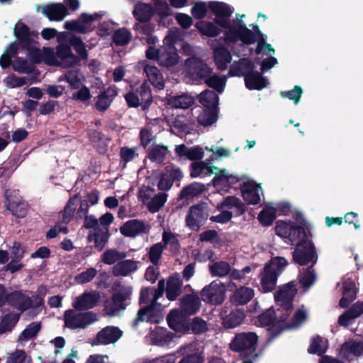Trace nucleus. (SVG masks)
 I'll return each instance as SVG.
<instances>
[{
	"label": "nucleus",
	"instance_id": "34",
	"mask_svg": "<svg viewBox=\"0 0 363 363\" xmlns=\"http://www.w3.org/2000/svg\"><path fill=\"white\" fill-rule=\"evenodd\" d=\"M278 276L264 267L260 273L261 291L263 293H269L274 291L277 286Z\"/></svg>",
	"mask_w": 363,
	"mask_h": 363
},
{
	"label": "nucleus",
	"instance_id": "36",
	"mask_svg": "<svg viewBox=\"0 0 363 363\" xmlns=\"http://www.w3.org/2000/svg\"><path fill=\"white\" fill-rule=\"evenodd\" d=\"M213 57L218 69L223 71L227 69L228 64L230 62L232 56L229 50L224 46L220 45L213 50Z\"/></svg>",
	"mask_w": 363,
	"mask_h": 363
},
{
	"label": "nucleus",
	"instance_id": "15",
	"mask_svg": "<svg viewBox=\"0 0 363 363\" xmlns=\"http://www.w3.org/2000/svg\"><path fill=\"white\" fill-rule=\"evenodd\" d=\"M246 317L245 312L242 308H233L228 313H221L222 325L226 329H233L240 326Z\"/></svg>",
	"mask_w": 363,
	"mask_h": 363
},
{
	"label": "nucleus",
	"instance_id": "47",
	"mask_svg": "<svg viewBox=\"0 0 363 363\" xmlns=\"http://www.w3.org/2000/svg\"><path fill=\"white\" fill-rule=\"evenodd\" d=\"M230 265L225 261H218L209 265V272L213 277H223L230 272Z\"/></svg>",
	"mask_w": 363,
	"mask_h": 363
},
{
	"label": "nucleus",
	"instance_id": "26",
	"mask_svg": "<svg viewBox=\"0 0 363 363\" xmlns=\"http://www.w3.org/2000/svg\"><path fill=\"white\" fill-rule=\"evenodd\" d=\"M263 72H259L252 69L245 75V84L249 90H262L267 87L268 82L266 77H263Z\"/></svg>",
	"mask_w": 363,
	"mask_h": 363
},
{
	"label": "nucleus",
	"instance_id": "30",
	"mask_svg": "<svg viewBox=\"0 0 363 363\" xmlns=\"http://www.w3.org/2000/svg\"><path fill=\"white\" fill-rule=\"evenodd\" d=\"M206 190L203 184L199 182H192L184 186L178 195L179 200H190L201 195Z\"/></svg>",
	"mask_w": 363,
	"mask_h": 363
},
{
	"label": "nucleus",
	"instance_id": "49",
	"mask_svg": "<svg viewBox=\"0 0 363 363\" xmlns=\"http://www.w3.org/2000/svg\"><path fill=\"white\" fill-rule=\"evenodd\" d=\"M167 147L162 144L155 145L150 150L148 157L150 161L161 164L167 153Z\"/></svg>",
	"mask_w": 363,
	"mask_h": 363
},
{
	"label": "nucleus",
	"instance_id": "11",
	"mask_svg": "<svg viewBox=\"0 0 363 363\" xmlns=\"http://www.w3.org/2000/svg\"><path fill=\"white\" fill-rule=\"evenodd\" d=\"M177 352L182 356L178 363H203L205 356L194 342L181 346Z\"/></svg>",
	"mask_w": 363,
	"mask_h": 363
},
{
	"label": "nucleus",
	"instance_id": "22",
	"mask_svg": "<svg viewBox=\"0 0 363 363\" xmlns=\"http://www.w3.org/2000/svg\"><path fill=\"white\" fill-rule=\"evenodd\" d=\"M182 311L187 316L196 314L201 308V301L196 294L184 295L180 301Z\"/></svg>",
	"mask_w": 363,
	"mask_h": 363
},
{
	"label": "nucleus",
	"instance_id": "54",
	"mask_svg": "<svg viewBox=\"0 0 363 363\" xmlns=\"http://www.w3.org/2000/svg\"><path fill=\"white\" fill-rule=\"evenodd\" d=\"M155 308V307H154V303H150V305L139 309L137 313V317L133 321V326L136 328L139 322H142L145 320L147 321H152V316Z\"/></svg>",
	"mask_w": 363,
	"mask_h": 363
},
{
	"label": "nucleus",
	"instance_id": "4",
	"mask_svg": "<svg viewBox=\"0 0 363 363\" xmlns=\"http://www.w3.org/2000/svg\"><path fill=\"white\" fill-rule=\"evenodd\" d=\"M258 340V335L254 332L238 333L230 342L229 348L235 352H252V356L257 357L256 350Z\"/></svg>",
	"mask_w": 363,
	"mask_h": 363
},
{
	"label": "nucleus",
	"instance_id": "45",
	"mask_svg": "<svg viewBox=\"0 0 363 363\" xmlns=\"http://www.w3.org/2000/svg\"><path fill=\"white\" fill-rule=\"evenodd\" d=\"M195 26L203 35L210 38L216 37L221 33V30L215 23L210 21H200Z\"/></svg>",
	"mask_w": 363,
	"mask_h": 363
},
{
	"label": "nucleus",
	"instance_id": "29",
	"mask_svg": "<svg viewBox=\"0 0 363 363\" xmlns=\"http://www.w3.org/2000/svg\"><path fill=\"white\" fill-rule=\"evenodd\" d=\"M117 95L116 89L108 87L105 89L96 98L95 107L99 112L106 111Z\"/></svg>",
	"mask_w": 363,
	"mask_h": 363
},
{
	"label": "nucleus",
	"instance_id": "21",
	"mask_svg": "<svg viewBox=\"0 0 363 363\" xmlns=\"http://www.w3.org/2000/svg\"><path fill=\"white\" fill-rule=\"evenodd\" d=\"M255 68V63L248 58H241L238 61H234L230 67L228 77H244L252 69Z\"/></svg>",
	"mask_w": 363,
	"mask_h": 363
},
{
	"label": "nucleus",
	"instance_id": "42",
	"mask_svg": "<svg viewBox=\"0 0 363 363\" xmlns=\"http://www.w3.org/2000/svg\"><path fill=\"white\" fill-rule=\"evenodd\" d=\"M289 264L287 260L280 256L273 257L265 264V269L274 272L278 277L284 272L285 267Z\"/></svg>",
	"mask_w": 363,
	"mask_h": 363
},
{
	"label": "nucleus",
	"instance_id": "27",
	"mask_svg": "<svg viewBox=\"0 0 363 363\" xmlns=\"http://www.w3.org/2000/svg\"><path fill=\"white\" fill-rule=\"evenodd\" d=\"M261 189L259 184L245 182L241 186L242 196L244 201L249 205L258 204L260 202L259 191Z\"/></svg>",
	"mask_w": 363,
	"mask_h": 363
},
{
	"label": "nucleus",
	"instance_id": "59",
	"mask_svg": "<svg viewBox=\"0 0 363 363\" xmlns=\"http://www.w3.org/2000/svg\"><path fill=\"white\" fill-rule=\"evenodd\" d=\"M30 357L22 350H16L7 354L6 363H30Z\"/></svg>",
	"mask_w": 363,
	"mask_h": 363
},
{
	"label": "nucleus",
	"instance_id": "9",
	"mask_svg": "<svg viewBox=\"0 0 363 363\" xmlns=\"http://www.w3.org/2000/svg\"><path fill=\"white\" fill-rule=\"evenodd\" d=\"M185 65L188 75L193 79L204 81L213 74V69L197 57L186 59Z\"/></svg>",
	"mask_w": 363,
	"mask_h": 363
},
{
	"label": "nucleus",
	"instance_id": "48",
	"mask_svg": "<svg viewBox=\"0 0 363 363\" xmlns=\"http://www.w3.org/2000/svg\"><path fill=\"white\" fill-rule=\"evenodd\" d=\"M40 325L38 323H32L28 325L20 334L18 341L21 345H24L27 341L34 338L40 330Z\"/></svg>",
	"mask_w": 363,
	"mask_h": 363
},
{
	"label": "nucleus",
	"instance_id": "31",
	"mask_svg": "<svg viewBox=\"0 0 363 363\" xmlns=\"http://www.w3.org/2000/svg\"><path fill=\"white\" fill-rule=\"evenodd\" d=\"M134 91L137 94L140 101L142 102V110H148L153 102L150 84L147 82H144L138 87L134 88Z\"/></svg>",
	"mask_w": 363,
	"mask_h": 363
},
{
	"label": "nucleus",
	"instance_id": "23",
	"mask_svg": "<svg viewBox=\"0 0 363 363\" xmlns=\"http://www.w3.org/2000/svg\"><path fill=\"white\" fill-rule=\"evenodd\" d=\"M179 62V55L173 45L160 48L158 63L165 67H172Z\"/></svg>",
	"mask_w": 363,
	"mask_h": 363
},
{
	"label": "nucleus",
	"instance_id": "61",
	"mask_svg": "<svg viewBox=\"0 0 363 363\" xmlns=\"http://www.w3.org/2000/svg\"><path fill=\"white\" fill-rule=\"evenodd\" d=\"M188 326L189 330L195 335L202 334L208 329L206 322L200 317H195L191 322L189 321Z\"/></svg>",
	"mask_w": 363,
	"mask_h": 363
},
{
	"label": "nucleus",
	"instance_id": "44",
	"mask_svg": "<svg viewBox=\"0 0 363 363\" xmlns=\"http://www.w3.org/2000/svg\"><path fill=\"white\" fill-rule=\"evenodd\" d=\"M218 120V110L204 108L197 117L198 123L204 126H209Z\"/></svg>",
	"mask_w": 363,
	"mask_h": 363
},
{
	"label": "nucleus",
	"instance_id": "50",
	"mask_svg": "<svg viewBox=\"0 0 363 363\" xmlns=\"http://www.w3.org/2000/svg\"><path fill=\"white\" fill-rule=\"evenodd\" d=\"M194 103L193 97L187 94H182L175 96L169 99V104L176 108L186 109L191 106Z\"/></svg>",
	"mask_w": 363,
	"mask_h": 363
},
{
	"label": "nucleus",
	"instance_id": "19",
	"mask_svg": "<svg viewBox=\"0 0 363 363\" xmlns=\"http://www.w3.org/2000/svg\"><path fill=\"white\" fill-rule=\"evenodd\" d=\"M164 291L165 282L163 279L159 280L157 289L154 287L142 288L140 293V304L148 303L150 301V296L152 295V300L150 303H154V307H155L157 301L163 295Z\"/></svg>",
	"mask_w": 363,
	"mask_h": 363
},
{
	"label": "nucleus",
	"instance_id": "39",
	"mask_svg": "<svg viewBox=\"0 0 363 363\" xmlns=\"http://www.w3.org/2000/svg\"><path fill=\"white\" fill-rule=\"evenodd\" d=\"M138 269L137 262L131 259L120 260L114 265L113 273L115 276L125 277Z\"/></svg>",
	"mask_w": 363,
	"mask_h": 363
},
{
	"label": "nucleus",
	"instance_id": "64",
	"mask_svg": "<svg viewBox=\"0 0 363 363\" xmlns=\"http://www.w3.org/2000/svg\"><path fill=\"white\" fill-rule=\"evenodd\" d=\"M323 337L320 335L314 336L308 348V352L310 354L323 355L326 352V347H322Z\"/></svg>",
	"mask_w": 363,
	"mask_h": 363
},
{
	"label": "nucleus",
	"instance_id": "1",
	"mask_svg": "<svg viewBox=\"0 0 363 363\" xmlns=\"http://www.w3.org/2000/svg\"><path fill=\"white\" fill-rule=\"evenodd\" d=\"M217 26L226 29L224 33L226 43L235 44L240 40L245 45H252L256 42L255 35L241 19H234L232 23L230 20L218 21Z\"/></svg>",
	"mask_w": 363,
	"mask_h": 363
},
{
	"label": "nucleus",
	"instance_id": "33",
	"mask_svg": "<svg viewBox=\"0 0 363 363\" xmlns=\"http://www.w3.org/2000/svg\"><path fill=\"white\" fill-rule=\"evenodd\" d=\"M43 14L50 21H61L68 14L66 7L62 4H54L45 6Z\"/></svg>",
	"mask_w": 363,
	"mask_h": 363
},
{
	"label": "nucleus",
	"instance_id": "12",
	"mask_svg": "<svg viewBox=\"0 0 363 363\" xmlns=\"http://www.w3.org/2000/svg\"><path fill=\"white\" fill-rule=\"evenodd\" d=\"M123 335V331L116 326H106L101 329L92 340V346L109 345L116 342Z\"/></svg>",
	"mask_w": 363,
	"mask_h": 363
},
{
	"label": "nucleus",
	"instance_id": "20",
	"mask_svg": "<svg viewBox=\"0 0 363 363\" xmlns=\"http://www.w3.org/2000/svg\"><path fill=\"white\" fill-rule=\"evenodd\" d=\"M57 66L71 67L79 63V59L75 56L70 47L60 44L57 47Z\"/></svg>",
	"mask_w": 363,
	"mask_h": 363
},
{
	"label": "nucleus",
	"instance_id": "2",
	"mask_svg": "<svg viewBox=\"0 0 363 363\" xmlns=\"http://www.w3.org/2000/svg\"><path fill=\"white\" fill-rule=\"evenodd\" d=\"M311 238V233L306 232L304 238H298V240L294 241V244H293L296 245L292 253L293 260L300 266H305L309 263L313 266L318 261V254Z\"/></svg>",
	"mask_w": 363,
	"mask_h": 363
},
{
	"label": "nucleus",
	"instance_id": "35",
	"mask_svg": "<svg viewBox=\"0 0 363 363\" xmlns=\"http://www.w3.org/2000/svg\"><path fill=\"white\" fill-rule=\"evenodd\" d=\"M155 11L150 4L139 3L137 4L133 11V15L138 22H150Z\"/></svg>",
	"mask_w": 363,
	"mask_h": 363
},
{
	"label": "nucleus",
	"instance_id": "53",
	"mask_svg": "<svg viewBox=\"0 0 363 363\" xmlns=\"http://www.w3.org/2000/svg\"><path fill=\"white\" fill-rule=\"evenodd\" d=\"M131 33L125 28H118L113 34V42L117 46H123L131 40Z\"/></svg>",
	"mask_w": 363,
	"mask_h": 363
},
{
	"label": "nucleus",
	"instance_id": "13",
	"mask_svg": "<svg viewBox=\"0 0 363 363\" xmlns=\"http://www.w3.org/2000/svg\"><path fill=\"white\" fill-rule=\"evenodd\" d=\"M133 30L135 32L136 38L143 43L147 45H155L158 39L153 35L155 25L151 22H138L133 25Z\"/></svg>",
	"mask_w": 363,
	"mask_h": 363
},
{
	"label": "nucleus",
	"instance_id": "52",
	"mask_svg": "<svg viewBox=\"0 0 363 363\" xmlns=\"http://www.w3.org/2000/svg\"><path fill=\"white\" fill-rule=\"evenodd\" d=\"M126 257V253L119 252L116 249L106 250L102 255L101 260L104 264L111 265L116 262L123 259Z\"/></svg>",
	"mask_w": 363,
	"mask_h": 363
},
{
	"label": "nucleus",
	"instance_id": "37",
	"mask_svg": "<svg viewBox=\"0 0 363 363\" xmlns=\"http://www.w3.org/2000/svg\"><path fill=\"white\" fill-rule=\"evenodd\" d=\"M144 72L150 82L158 89L164 88V82L160 70L154 65H146L144 67Z\"/></svg>",
	"mask_w": 363,
	"mask_h": 363
},
{
	"label": "nucleus",
	"instance_id": "38",
	"mask_svg": "<svg viewBox=\"0 0 363 363\" xmlns=\"http://www.w3.org/2000/svg\"><path fill=\"white\" fill-rule=\"evenodd\" d=\"M90 25L91 16L82 15L77 20L67 21L64 25V28L67 30L83 33L88 30Z\"/></svg>",
	"mask_w": 363,
	"mask_h": 363
},
{
	"label": "nucleus",
	"instance_id": "18",
	"mask_svg": "<svg viewBox=\"0 0 363 363\" xmlns=\"http://www.w3.org/2000/svg\"><path fill=\"white\" fill-rule=\"evenodd\" d=\"M149 230V226L145 221L139 219H132L126 221L121 228V233L128 238H135L137 235L146 233Z\"/></svg>",
	"mask_w": 363,
	"mask_h": 363
},
{
	"label": "nucleus",
	"instance_id": "55",
	"mask_svg": "<svg viewBox=\"0 0 363 363\" xmlns=\"http://www.w3.org/2000/svg\"><path fill=\"white\" fill-rule=\"evenodd\" d=\"M15 35L23 44L28 45L32 40L28 27L21 21H18L14 28Z\"/></svg>",
	"mask_w": 363,
	"mask_h": 363
},
{
	"label": "nucleus",
	"instance_id": "6",
	"mask_svg": "<svg viewBox=\"0 0 363 363\" xmlns=\"http://www.w3.org/2000/svg\"><path fill=\"white\" fill-rule=\"evenodd\" d=\"M207 208L208 204L205 202L191 206L185 218L186 227L191 230L199 231L208 219Z\"/></svg>",
	"mask_w": 363,
	"mask_h": 363
},
{
	"label": "nucleus",
	"instance_id": "24",
	"mask_svg": "<svg viewBox=\"0 0 363 363\" xmlns=\"http://www.w3.org/2000/svg\"><path fill=\"white\" fill-rule=\"evenodd\" d=\"M5 195L9 202L8 208L13 214L19 218L24 217L26 214V205L18 198V193L15 191L6 190Z\"/></svg>",
	"mask_w": 363,
	"mask_h": 363
},
{
	"label": "nucleus",
	"instance_id": "41",
	"mask_svg": "<svg viewBox=\"0 0 363 363\" xmlns=\"http://www.w3.org/2000/svg\"><path fill=\"white\" fill-rule=\"evenodd\" d=\"M199 101L204 108L218 110L219 97L213 90L206 89L202 91L199 96Z\"/></svg>",
	"mask_w": 363,
	"mask_h": 363
},
{
	"label": "nucleus",
	"instance_id": "3",
	"mask_svg": "<svg viewBox=\"0 0 363 363\" xmlns=\"http://www.w3.org/2000/svg\"><path fill=\"white\" fill-rule=\"evenodd\" d=\"M296 292V284L294 281H290L280 286L274 293V300L284 311L279 317L280 322H284L290 315L294 308L293 301Z\"/></svg>",
	"mask_w": 363,
	"mask_h": 363
},
{
	"label": "nucleus",
	"instance_id": "56",
	"mask_svg": "<svg viewBox=\"0 0 363 363\" xmlns=\"http://www.w3.org/2000/svg\"><path fill=\"white\" fill-rule=\"evenodd\" d=\"M167 199V194L164 192L158 193L153 196L147 206L150 212L156 213L164 206Z\"/></svg>",
	"mask_w": 363,
	"mask_h": 363
},
{
	"label": "nucleus",
	"instance_id": "43",
	"mask_svg": "<svg viewBox=\"0 0 363 363\" xmlns=\"http://www.w3.org/2000/svg\"><path fill=\"white\" fill-rule=\"evenodd\" d=\"M8 301L22 311L28 309L31 306L30 298L17 291L9 294Z\"/></svg>",
	"mask_w": 363,
	"mask_h": 363
},
{
	"label": "nucleus",
	"instance_id": "16",
	"mask_svg": "<svg viewBox=\"0 0 363 363\" xmlns=\"http://www.w3.org/2000/svg\"><path fill=\"white\" fill-rule=\"evenodd\" d=\"M30 60L35 63L44 62L48 65L57 66V52L50 48H44L43 50L32 49L28 55Z\"/></svg>",
	"mask_w": 363,
	"mask_h": 363
},
{
	"label": "nucleus",
	"instance_id": "32",
	"mask_svg": "<svg viewBox=\"0 0 363 363\" xmlns=\"http://www.w3.org/2000/svg\"><path fill=\"white\" fill-rule=\"evenodd\" d=\"M254 294V290L252 288L241 286L233 292L230 297V301L231 303L237 306L239 305H245L250 301Z\"/></svg>",
	"mask_w": 363,
	"mask_h": 363
},
{
	"label": "nucleus",
	"instance_id": "62",
	"mask_svg": "<svg viewBox=\"0 0 363 363\" xmlns=\"http://www.w3.org/2000/svg\"><path fill=\"white\" fill-rule=\"evenodd\" d=\"M18 320V315L16 314H8L5 315L0 323V333L9 332Z\"/></svg>",
	"mask_w": 363,
	"mask_h": 363
},
{
	"label": "nucleus",
	"instance_id": "14",
	"mask_svg": "<svg viewBox=\"0 0 363 363\" xmlns=\"http://www.w3.org/2000/svg\"><path fill=\"white\" fill-rule=\"evenodd\" d=\"M187 315L179 309L170 311L167 317L169 327L175 332L186 333L189 332Z\"/></svg>",
	"mask_w": 363,
	"mask_h": 363
},
{
	"label": "nucleus",
	"instance_id": "28",
	"mask_svg": "<svg viewBox=\"0 0 363 363\" xmlns=\"http://www.w3.org/2000/svg\"><path fill=\"white\" fill-rule=\"evenodd\" d=\"M183 281L179 274L170 276L167 281L166 297L169 301H175L182 292Z\"/></svg>",
	"mask_w": 363,
	"mask_h": 363
},
{
	"label": "nucleus",
	"instance_id": "51",
	"mask_svg": "<svg viewBox=\"0 0 363 363\" xmlns=\"http://www.w3.org/2000/svg\"><path fill=\"white\" fill-rule=\"evenodd\" d=\"M277 216V210L274 207L264 208L258 214L257 219L263 226L271 225Z\"/></svg>",
	"mask_w": 363,
	"mask_h": 363
},
{
	"label": "nucleus",
	"instance_id": "10",
	"mask_svg": "<svg viewBox=\"0 0 363 363\" xmlns=\"http://www.w3.org/2000/svg\"><path fill=\"white\" fill-rule=\"evenodd\" d=\"M65 326L70 329H84L91 323V316L87 312L67 310L64 313Z\"/></svg>",
	"mask_w": 363,
	"mask_h": 363
},
{
	"label": "nucleus",
	"instance_id": "58",
	"mask_svg": "<svg viewBox=\"0 0 363 363\" xmlns=\"http://www.w3.org/2000/svg\"><path fill=\"white\" fill-rule=\"evenodd\" d=\"M72 306L79 312H83L89 309L91 307V294L86 292L77 297Z\"/></svg>",
	"mask_w": 363,
	"mask_h": 363
},
{
	"label": "nucleus",
	"instance_id": "17",
	"mask_svg": "<svg viewBox=\"0 0 363 363\" xmlns=\"http://www.w3.org/2000/svg\"><path fill=\"white\" fill-rule=\"evenodd\" d=\"M92 240L94 241V247L99 251H101L108 242L110 233L108 228H100L99 220L92 216Z\"/></svg>",
	"mask_w": 363,
	"mask_h": 363
},
{
	"label": "nucleus",
	"instance_id": "46",
	"mask_svg": "<svg viewBox=\"0 0 363 363\" xmlns=\"http://www.w3.org/2000/svg\"><path fill=\"white\" fill-rule=\"evenodd\" d=\"M204 82L208 87L213 89L218 94H221L226 84V78L213 73L206 77Z\"/></svg>",
	"mask_w": 363,
	"mask_h": 363
},
{
	"label": "nucleus",
	"instance_id": "8",
	"mask_svg": "<svg viewBox=\"0 0 363 363\" xmlns=\"http://www.w3.org/2000/svg\"><path fill=\"white\" fill-rule=\"evenodd\" d=\"M274 230L279 237L288 238L291 244H294V241H297L298 238H304L306 232L303 226L298 225L293 221L285 222L280 220L276 222Z\"/></svg>",
	"mask_w": 363,
	"mask_h": 363
},
{
	"label": "nucleus",
	"instance_id": "57",
	"mask_svg": "<svg viewBox=\"0 0 363 363\" xmlns=\"http://www.w3.org/2000/svg\"><path fill=\"white\" fill-rule=\"evenodd\" d=\"M341 350L343 353L360 356L363 354V345L361 340L345 342L342 345Z\"/></svg>",
	"mask_w": 363,
	"mask_h": 363
},
{
	"label": "nucleus",
	"instance_id": "40",
	"mask_svg": "<svg viewBox=\"0 0 363 363\" xmlns=\"http://www.w3.org/2000/svg\"><path fill=\"white\" fill-rule=\"evenodd\" d=\"M355 284L352 281H347L344 284L342 297L340 300L339 304L341 308H347L351 302L356 298Z\"/></svg>",
	"mask_w": 363,
	"mask_h": 363
},
{
	"label": "nucleus",
	"instance_id": "5",
	"mask_svg": "<svg viewBox=\"0 0 363 363\" xmlns=\"http://www.w3.org/2000/svg\"><path fill=\"white\" fill-rule=\"evenodd\" d=\"M132 290L130 288H121L117 292L114 293L111 300H105L104 304V311L105 313L110 316H114L126 308L130 304Z\"/></svg>",
	"mask_w": 363,
	"mask_h": 363
},
{
	"label": "nucleus",
	"instance_id": "25",
	"mask_svg": "<svg viewBox=\"0 0 363 363\" xmlns=\"http://www.w3.org/2000/svg\"><path fill=\"white\" fill-rule=\"evenodd\" d=\"M208 8L216 16L214 23L216 25L218 21H229L233 13V9L224 2L210 1Z\"/></svg>",
	"mask_w": 363,
	"mask_h": 363
},
{
	"label": "nucleus",
	"instance_id": "63",
	"mask_svg": "<svg viewBox=\"0 0 363 363\" xmlns=\"http://www.w3.org/2000/svg\"><path fill=\"white\" fill-rule=\"evenodd\" d=\"M17 48L15 43L11 44L0 57V66L5 69L11 65V59L17 54Z\"/></svg>",
	"mask_w": 363,
	"mask_h": 363
},
{
	"label": "nucleus",
	"instance_id": "7",
	"mask_svg": "<svg viewBox=\"0 0 363 363\" xmlns=\"http://www.w3.org/2000/svg\"><path fill=\"white\" fill-rule=\"evenodd\" d=\"M225 286L219 280H214L201 291V299L213 305L221 304L225 298Z\"/></svg>",
	"mask_w": 363,
	"mask_h": 363
},
{
	"label": "nucleus",
	"instance_id": "60",
	"mask_svg": "<svg viewBox=\"0 0 363 363\" xmlns=\"http://www.w3.org/2000/svg\"><path fill=\"white\" fill-rule=\"evenodd\" d=\"M276 319V312L271 308L259 315L257 321L261 326H269L275 322Z\"/></svg>",
	"mask_w": 363,
	"mask_h": 363
}]
</instances>
